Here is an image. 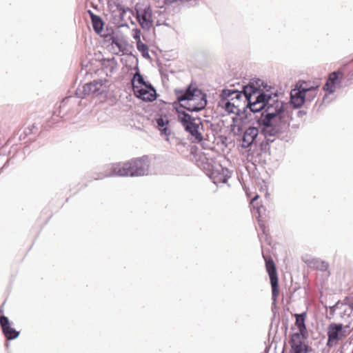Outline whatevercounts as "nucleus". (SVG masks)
Listing matches in <instances>:
<instances>
[{"label":"nucleus","instance_id":"f257e3e1","mask_svg":"<svg viewBox=\"0 0 353 353\" xmlns=\"http://www.w3.org/2000/svg\"><path fill=\"white\" fill-rule=\"evenodd\" d=\"M260 94L265 97L264 107H266L265 115L261 119L262 132L264 136L268 139V137L276 136L279 133L285 131L289 126L288 120L283 110V104L281 101L274 100L271 103L270 96L261 92Z\"/></svg>","mask_w":353,"mask_h":353},{"label":"nucleus","instance_id":"f03ea898","mask_svg":"<svg viewBox=\"0 0 353 353\" xmlns=\"http://www.w3.org/2000/svg\"><path fill=\"white\" fill-rule=\"evenodd\" d=\"M236 97H244L243 102L247 101L251 111L257 112L264 107L265 97L260 94V90L252 85L244 88L243 92L238 90H224L221 94V99L232 101Z\"/></svg>","mask_w":353,"mask_h":353},{"label":"nucleus","instance_id":"7ed1b4c3","mask_svg":"<svg viewBox=\"0 0 353 353\" xmlns=\"http://www.w3.org/2000/svg\"><path fill=\"white\" fill-rule=\"evenodd\" d=\"M176 96L181 106L191 112L199 111L207 105L205 95L198 88L191 86L185 91L176 90Z\"/></svg>","mask_w":353,"mask_h":353},{"label":"nucleus","instance_id":"20e7f679","mask_svg":"<svg viewBox=\"0 0 353 353\" xmlns=\"http://www.w3.org/2000/svg\"><path fill=\"white\" fill-rule=\"evenodd\" d=\"M131 83L136 97L148 102H152L157 99L156 90L144 80L139 70L134 74Z\"/></svg>","mask_w":353,"mask_h":353},{"label":"nucleus","instance_id":"39448f33","mask_svg":"<svg viewBox=\"0 0 353 353\" xmlns=\"http://www.w3.org/2000/svg\"><path fill=\"white\" fill-rule=\"evenodd\" d=\"M350 332L349 325H343L341 323H330L327 329V345L330 347L336 346L340 341L345 339Z\"/></svg>","mask_w":353,"mask_h":353},{"label":"nucleus","instance_id":"423d86ee","mask_svg":"<svg viewBox=\"0 0 353 353\" xmlns=\"http://www.w3.org/2000/svg\"><path fill=\"white\" fill-rule=\"evenodd\" d=\"M263 258L265 261V270L270 277L272 299L276 300L279 294V277L276 264L272 257L263 256Z\"/></svg>","mask_w":353,"mask_h":353},{"label":"nucleus","instance_id":"0eeeda50","mask_svg":"<svg viewBox=\"0 0 353 353\" xmlns=\"http://www.w3.org/2000/svg\"><path fill=\"white\" fill-rule=\"evenodd\" d=\"M130 176L129 161L120 162L111 164L100 176L94 177L95 179H101L105 177L119 176Z\"/></svg>","mask_w":353,"mask_h":353},{"label":"nucleus","instance_id":"6e6552de","mask_svg":"<svg viewBox=\"0 0 353 353\" xmlns=\"http://www.w3.org/2000/svg\"><path fill=\"white\" fill-rule=\"evenodd\" d=\"M313 92V89L307 88V83L299 82L290 92V102L294 108H300L305 101V92Z\"/></svg>","mask_w":353,"mask_h":353},{"label":"nucleus","instance_id":"1a4fd4ad","mask_svg":"<svg viewBox=\"0 0 353 353\" xmlns=\"http://www.w3.org/2000/svg\"><path fill=\"white\" fill-rule=\"evenodd\" d=\"M130 176H143L148 173L150 161L146 156L139 158L132 159L129 161Z\"/></svg>","mask_w":353,"mask_h":353},{"label":"nucleus","instance_id":"9d476101","mask_svg":"<svg viewBox=\"0 0 353 353\" xmlns=\"http://www.w3.org/2000/svg\"><path fill=\"white\" fill-rule=\"evenodd\" d=\"M179 119L188 132L199 140H201V135L199 132V122H196V120L194 118H192L188 114L183 112H179Z\"/></svg>","mask_w":353,"mask_h":353},{"label":"nucleus","instance_id":"9b49d317","mask_svg":"<svg viewBox=\"0 0 353 353\" xmlns=\"http://www.w3.org/2000/svg\"><path fill=\"white\" fill-rule=\"evenodd\" d=\"M343 78V72L341 70L335 71L329 74L326 83L323 87V90L332 94L340 86Z\"/></svg>","mask_w":353,"mask_h":353},{"label":"nucleus","instance_id":"f8f14e48","mask_svg":"<svg viewBox=\"0 0 353 353\" xmlns=\"http://www.w3.org/2000/svg\"><path fill=\"white\" fill-rule=\"evenodd\" d=\"M290 353H307L308 346L305 344V337L301 334H293L290 339Z\"/></svg>","mask_w":353,"mask_h":353},{"label":"nucleus","instance_id":"ddd939ff","mask_svg":"<svg viewBox=\"0 0 353 353\" xmlns=\"http://www.w3.org/2000/svg\"><path fill=\"white\" fill-rule=\"evenodd\" d=\"M0 325L7 340H13L17 339L19 335V332L12 327L11 323L8 318L6 316H0Z\"/></svg>","mask_w":353,"mask_h":353},{"label":"nucleus","instance_id":"4468645a","mask_svg":"<svg viewBox=\"0 0 353 353\" xmlns=\"http://www.w3.org/2000/svg\"><path fill=\"white\" fill-rule=\"evenodd\" d=\"M93 28L97 33L104 38L111 39L113 37L114 30L109 27L110 23H92Z\"/></svg>","mask_w":353,"mask_h":353},{"label":"nucleus","instance_id":"2eb2a0df","mask_svg":"<svg viewBox=\"0 0 353 353\" xmlns=\"http://www.w3.org/2000/svg\"><path fill=\"white\" fill-rule=\"evenodd\" d=\"M259 134V130L254 127H250L245 130L243 137L244 145L248 147L252 143Z\"/></svg>","mask_w":353,"mask_h":353},{"label":"nucleus","instance_id":"dca6fc26","mask_svg":"<svg viewBox=\"0 0 353 353\" xmlns=\"http://www.w3.org/2000/svg\"><path fill=\"white\" fill-rule=\"evenodd\" d=\"M296 317V322L295 324L297 326L299 332H297L296 334H301L303 337H305V335L306 334V326L305 324L306 314L302 313L300 314H295Z\"/></svg>","mask_w":353,"mask_h":353},{"label":"nucleus","instance_id":"f3484780","mask_svg":"<svg viewBox=\"0 0 353 353\" xmlns=\"http://www.w3.org/2000/svg\"><path fill=\"white\" fill-rule=\"evenodd\" d=\"M308 265L321 271H325L328 268V264L325 261L316 259L309 261Z\"/></svg>","mask_w":353,"mask_h":353},{"label":"nucleus","instance_id":"a211bd4d","mask_svg":"<svg viewBox=\"0 0 353 353\" xmlns=\"http://www.w3.org/2000/svg\"><path fill=\"white\" fill-rule=\"evenodd\" d=\"M219 105L221 108H224L225 111H227L229 113L238 114L239 112L241 111L240 108H235L234 107H233L232 101H231L221 99L219 101Z\"/></svg>","mask_w":353,"mask_h":353},{"label":"nucleus","instance_id":"6ab92c4d","mask_svg":"<svg viewBox=\"0 0 353 353\" xmlns=\"http://www.w3.org/2000/svg\"><path fill=\"white\" fill-rule=\"evenodd\" d=\"M222 173L219 174L217 171L212 172V175L214 179H216L218 183H226L228 179L230 176V173L228 169L221 168Z\"/></svg>","mask_w":353,"mask_h":353},{"label":"nucleus","instance_id":"aec40b11","mask_svg":"<svg viewBox=\"0 0 353 353\" xmlns=\"http://www.w3.org/2000/svg\"><path fill=\"white\" fill-rule=\"evenodd\" d=\"M105 89L106 85L102 81H94L93 82L90 83V91L93 93L101 94L105 91Z\"/></svg>","mask_w":353,"mask_h":353},{"label":"nucleus","instance_id":"412c9836","mask_svg":"<svg viewBox=\"0 0 353 353\" xmlns=\"http://www.w3.org/2000/svg\"><path fill=\"white\" fill-rule=\"evenodd\" d=\"M259 198V195H256L254 196V198L251 200L250 204L252 205L254 210L256 211V214H258V216L260 217L261 216L262 210H265L264 207L263 205L259 203L257 201Z\"/></svg>","mask_w":353,"mask_h":353},{"label":"nucleus","instance_id":"4be33fe9","mask_svg":"<svg viewBox=\"0 0 353 353\" xmlns=\"http://www.w3.org/2000/svg\"><path fill=\"white\" fill-rule=\"evenodd\" d=\"M137 48L143 57H149V49L146 44L141 41L137 42Z\"/></svg>","mask_w":353,"mask_h":353},{"label":"nucleus","instance_id":"5701e85b","mask_svg":"<svg viewBox=\"0 0 353 353\" xmlns=\"http://www.w3.org/2000/svg\"><path fill=\"white\" fill-rule=\"evenodd\" d=\"M137 17L139 18V21L141 18L143 22H150L151 12L145 10H144L143 12L138 11Z\"/></svg>","mask_w":353,"mask_h":353},{"label":"nucleus","instance_id":"b1692460","mask_svg":"<svg viewBox=\"0 0 353 353\" xmlns=\"http://www.w3.org/2000/svg\"><path fill=\"white\" fill-rule=\"evenodd\" d=\"M318 88H319V85L312 86V85H309V84L307 83V88L313 89L314 92H312L310 91H306L305 92V100L311 101L312 99H313L316 96Z\"/></svg>","mask_w":353,"mask_h":353},{"label":"nucleus","instance_id":"393cba45","mask_svg":"<svg viewBox=\"0 0 353 353\" xmlns=\"http://www.w3.org/2000/svg\"><path fill=\"white\" fill-rule=\"evenodd\" d=\"M109 40L112 41V45L114 44L118 47L119 52H122L123 50L124 43L122 41L119 40L118 38H116L114 37H112Z\"/></svg>","mask_w":353,"mask_h":353},{"label":"nucleus","instance_id":"a878e982","mask_svg":"<svg viewBox=\"0 0 353 353\" xmlns=\"http://www.w3.org/2000/svg\"><path fill=\"white\" fill-rule=\"evenodd\" d=\"M243 100H244V97H236L235 99H233L232 101L233 107H234L235 108H240L242 105Z\"/></svg>","mask_w":353,"mask_h":353},{"label":"nucleus","instance_id":"bb28decb","mask_svg":"<svg viewBox=\"0 0 353 353\" xmlns=\"http://www.w3.org/2000/svg\"><path fill=\"white\" fill-rule=\"evenodd\" d=\"M157 124L159 127V130L161 131H164L166 133L167 128L165 127L167 124V122H165L163 119H159L157 120Z\"/></svg>","mask_w":353,"mask_h":353},{"label":"nucleus","instance_id":"cd10ccee","mask_svg":"<svg viewBox=\"0 0 353 353\" xmlns=\"http://www.w3.org/2000/svg\"><path fill=\"white\" fill-rule=\"evenodd\" d=\"M258 223H259L260 228L262 230L264 234H267V232L268 231V230H267V228L265 225V223L262 220L259 219Z\"/></svg>","mask_w":353,"mask_h":353},{"label":"nucleus","instance_id":"c85d7f7f","mask_svg":"<svg viewBox=\"0 0 353 353\" xmlns=\"http://www.w3.org/2000/svg\"><path fill=\"white\" fill-rule=\"evenodd\" d=\"M90 16L91 17V19H92V22H102V21L101 20V19L93 14L92 13H91V12L90 11Z\"/></svg>","mask_w":353,"mask_h":353},{"label":"nucleus","instance_id":"c756f323","mask_svg":"<svg viewBox=\"0 0 353 353\" xmlns=\"http://www.w3.org/2000/svg\"><path fill=\"white\" fill-rule=\"evenodd\" d=\"M140 36H141V31L137 29L135 30V33L134 34V38L137 41V42L141 41Z\"/></svg>","mask_w":353,"mask_h":353},{"label":"nucleus","instance_id":"7c9ffc66","mask_svg":"<svg viewBox=\"0 0 353 353\" xmlns=\"http://www.w3.org/2000/svg\"><path fill=\"white\" fill-rule=\"evenodd\" d=\"M350 307L351 310H353V303L350 305Z\"/></svg>","mask_w":353,"mask_h":353},{"label":"nucleus","instance_id":"2f4dec72","mask_svg":"<svg viewBox=\"0 0 353 353\" xmlns=\"http://www.w3.org/2000/svg\"><path fill=\"white\" fill-rule=\"evenodd\" d=\"M81 65H82V67H84V66H85V67H86V66H87V65H86V64H84V63H83V62H82V63H81Z\"/></svg>","mask_w":353,"mask_h":353},{"label":"nucleus","instance_id":"473e14b6","mask_svg":"<svg viewBox=\"0 0 353 353\" xmlns=\"http://www.w3.org/2000/svg\"><path fill=\"white\" fill-rule=\"evenodd\" d=\"M2 312H3V310L0 309V313H2Z\"/></svg>","mask_w":353,"mask_h":353}]
</instances>
